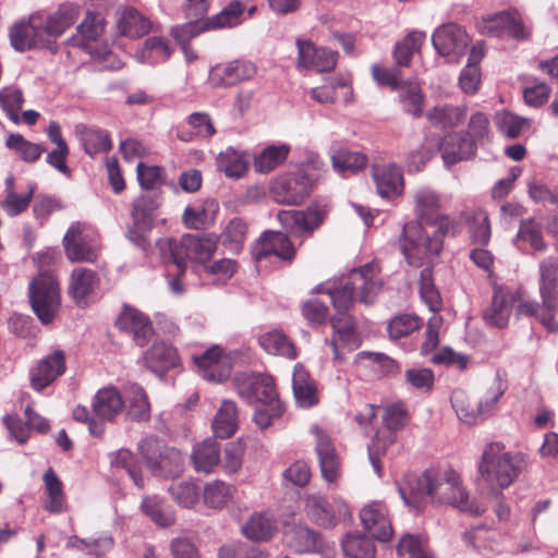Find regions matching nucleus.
<instances>
[{"mask_svg": "<svg viewBox=\"0 0 558 558\" xmlns=\"http://www.w3.org/2000/svg\"><path fill=\"white\" fill-rule=\"evenodd\" d=\"M374 180L377 192L381 197L390 198L400 195L403 189V178L396 166H377L374 168Z\"/></svg>", "mask_w": 558, "mask_h": 558, "instance_id": "37", "label": "nucleus"}, {"mask_svg": "<svg viewBox=\"0 0 558 558\" xmlns=\"http://www.w3.org/2000/svg\"><path fill=\"white\" fill-rule=\"evenodd\" d=\"M381 287L383 282L376 277L374 265L367 263L360 268H353L339 284L326 289L336 310V314L330 318V325L338 339L345 345H355L356 342L354 322L349 314L355 295L361 303L371 304Z\"/></svg>", "mask_w": 558, "mask_h": 558, "instance_id": "1", "label": "nucleus"}, {"mask_svg": "<svg viewBox=\"0 0 558 558\" xmlns=\"http://www.w3.org/2000/svg\"><path fill=\"white\" fill-rule=\"evenodd\" d=\"M523 457L505 451L504 445L493 442L485 447L478 465L483 481L493 492L509 487L520 475Z\"/></svg>", "mask_w": 558, "mask_h": 558, "instance_id": "6", "label": "nucleus"}, {"mask_svg": "<svg viewBox=\"0 0 558 558\" xmlns=\"http://www.w3.org/2000/svg\"><path fill=\"white\" fill-rule=\"evenodd\" d=\"M239 396L250 404L260 403L272 405L280 402L274 379L268 376H258L243 381L238 387Z\"/></svg>", "mask_w": 558, "mask_h": 558, "instance_id": "21", "label": "nucleus"}, {"mask_svg": "<svg viewBox=\"0 0 558 558\" xmlns=\"http://www.w3.org/2000/svg\"><path fill=\"white\" fill-rule=\"evenodd\" d=\"M157 246L163 257L178 266L181 272H185L187 260L198 263L204 267L211 259L217 251L218 236L213 233L184 234L180 240L159 239Z\"/></svg>", "mask_w": 558, "mask_h": 558, "instance_id": "5", "label": "nucleus"}, {"mask_svg": "<svg viewBox=\"0 0 558 558\" xmlns=\"http://www.w3.org/2000/svg\"><path fill=\"white\" fill-rule=\"evenodd\" d=\"M97 274L85 267H76L73 269L69 284V293L77 305H84L85 299L89 295L98 284Z\"/></svg>", "mask_w": 558, "mask_h": 558, "instance_id": "38", "label": "nucleus"}, {"mask_svg": "<svg viewBox=\"0 0 558 558\" xmlns=\"http://www.w3.org/2000/svg\"><path fill=\"white\" fill-rule=\"evenodd\" d=\"M283 542L298 554L322 553L325 548L322 534L303 524L288 527L283 533Z\"/></svg>", "mask_w": 558, "mask_h": 558, "instance_id": "19", "label": "nucleus"}, {"mask_svg": "<svg viewBox=\"0 0 558 558\" xmlns=\"http://www.w3.org/2000/svg\"><path fill=\"white\" fill-rule=\"evenodd\" d=\"M116 26L120 36L135 39L146 35L150 31L151 23L135 8L129 7L118 14Z\"/></svg>", "mask_w": 558, "mask_h": 558, "instance_id": "31", "label": "nucleus"}, {"mask_svg": "<svg viewBox=\"0 0 558 558\" xmlns=\"http://www.w3.org/2000/svg\"><path fill=\"white\" fill-rule=\"evenodd\" d=\"M409 420L407 410L399 404H391L385 409L383 415V423L385 428L388 430V435L385 432H379L383 441L391 445L396 441L395 433L402 429Z\"/></svg>", "mask_w": 558, "mask_h": 558, "instance_id": "50", "label": "nucleus"}, {"mask_svg": "<svg viewBox=\"0 0 558 558\" xmlns=\"http://www.w3.org/2000/svg\"><path fill=\"white\" fill-rule=\"evenodd\" d=\"M333 168L341 174L355 172L366 166L367 158L360 151H352L340 147L331 155Z\"/></svg>", "mask_w": 558, "mask_h": 558, "instance_id": "53", "label": "nucleus"}, {"mask_svg": "<svg viewBox=\"0 0 558 558\" xmlns=\"http://www.w3.org/2000/svg\"><path fill=\"white\" fill-rule=\"evenodd\" d=\"M94 415L99 422H112L123 411L124 401L116 387L99 389L92 402Z\"/></svg>", "mask_w": 558, "mask_h": 558, "instance_id": "27", "label": "nucleus"}, {"mask_svg": "<svg viewBox=\"0 0 558 558\" xmlns=\"http://www.w3.org/2000/svg\"><path fill=\"white\" fill-rule=\"evenodd\" d=\"M292 389L296 404L302 408H312L319 401L316 385L301 363H296L294 366Z\"/></svg>", "mask_w": 558, "mask_h": 558, "instance_id": "30", "label": "nucleus"}, {"mask_svg": "<svg viewBox=\"0 0 558 558\" xmlns=\"http://www.w3.org/2000/svg\"><path fill=\"white\" fill-rule=\"evenodd\" d=\"M10 41L12 47L20 52L32 49H47L57 53L59 46L46 36L44 31V14H31L27 20L13 24L10 28Z\"/></svg>", "mask_w": 558, "mask_h": 558, "instance_id": "8", "label": "nucleus"}, {"mask_svg": "<svg viewBox=\"0 0 558 558\" xmlns=\"http://www.w3.org/2000/svg\"><path fill=\"white\" fill-rule=\"evenodd\" d=\"M450 401L461 422L472 425L480 417L477 407L471 403L468 393L463 389H456L451 395Z\"/></svg>", "mask_w": 558, "mask_h": 558, "instance_id": "62", "label": "nucleus"}, {"mask_svg": "<svg viewBox=\"0 0 558 558\" xmlns=\"http://www.w3.org/2000/svg\"><path fill=\"white\" fill-rule=\"evenodd\" d=\"M278 530L277 517L269 510L253 512L241 526L242 534L256 543L269 542Z\"/></svg>", "mask_w": 558, "mask_h": 558, "instance_id": "23", "label": "nucleus"}, {"mask_svg": "<svg viewBox=\"0 0 558 558\" xmlns=\"http://www.w3.org/2000/svg\"><path fill=\"white\" fill-rule=\"evenodd\" d=\"M252 254L256 260L275 255L282 260L292 262L295 248L286 233L267 230L253 245Z\"/></svg>", "mask_w": 558, "mask_h": 558, "instance_id": "14", "label": "nucleus"}, {"mask_svg": "<svg viewBox=\"0 0 558 558\" xmlns=\"http://www.w3.org/2000/svg\"><path fill=\"white\" fill-rule=\"evenodd\" d=\"M143 359L146 367L159 376H162L171 368H175L180 362L177 349L162 341L154 343L145 352Z\"/></svg>", "mask_w": 558, "mask_h": 558, "instance_id": "28", "label": "nucleus"}, {"mask_svg": "<svg viewBox=\"0 0 558 558\" xmlns=\"http://www.w3.org/2000/svg\"><path fill=\"white\" fill-rule=\"evenodd\" d=\"M316 435L315 452L318 459L323 478L328 483H335L341 474V462L331 438L319 427L314 426Z\"/></svg>", "mask_w": 558, "mask_h": 558, "instance_id": "18", "label": "nucleus"}, {"mask_svg": "<svg viewBox=\"0 0 558 558\" xmlns=\"http://www.w3.org/2000/svg\"><path fill=\"white\" fill-rule=\"evenodd\" d=\"M465 113V107L441 105L432 108L426 117L434 126L448 129L457 126L464 119Z\"/></svg>", "mask_w": 558, "mask_h": 558, "instance_id": "48", "label": "nucleus"}, {"mask_svg": "<svg viewBox=\"0 0 558 558\" xmlns=\"http://www.w3.org/2000/svg\"><path fill=\"white\" fill-rule=\"evenodd\" d=\"M426 34L413 31L401 41H398L393 49V58L398 66H410L413 53L420 49Z\"/></svg>", "mask_w": 558, "mask_h": 558, "instance_id": "51", "label": "nucleus"}, {"mask_svg": "<svg viewBox=\"0 0 558 558\" xmlns=\"http://www.w3.org/2000/svg\"><path fill=\"white\" fill-rule=\"evenodd\" d=\"M289 153L286 145L269 146L254 159V168L259 173H268L282 163Z\"/></svg>", "mask_w": 558, "mask_h": 558, "instance_id": "56", "label": "nucleus"}, {"mask_svg": "<svg viewBox=\"0 0 558 558\" xmlns=\"http://www.w3.org/2000/svg\"><path fill=\"white\" fill-rule=\"evenodd\" d=\"M160 204V194L156 193L154 195H141L133 202L131 211L133 226L128 230V238L144 251L149 247L146 233L154 227L156 210Z\"/></svg>", "mask_w": 558, "mask_h": 558, "instance_id": "10", "label": "nucleus"}, {"mask_svg": "<svg viewBox=\"0 0 558 558\" xmlns=\"http://www.w3.org/2000/svg\"><path fill=\"white\" fill-rule=\"evenodd\" d=\"M514 294L504 288H495L492 304L484 313V319L490 326L504 328L508 325Z\"/></svg>", "mask_w": 558, "mask_h": 558, "instance_id": "29", "label": "nucleus"}, {"mask_svg": "<svg viewBox=\"0 0 558 558\" xmlns=\"http://www.w3.org/2000/svg\"><path fill=\"white\" fill-rule=\"evenodd\" d=\"M423 322L414 314H401L395 316L388 324V333L392 339H400L420 329Z\"/></svg>", "mask_w": 558, "mask_h": 558, "instance_id": "64", "label": "nucleus"}, {"mask_svg": "<svg viewBox=\"0 0 558 558\" xmlns=\"http://www.w3.org/2000/svg\"><path fill=\"white\" fill-rule=\"evenodd\" d=\"M420 295L429 311L436 313L441 308V296L434 283L432 267L427 266L420 274Z\"/></svg>", "mask_w": 558, "mask_h": 558, "instance_id": "54", "label": "nucleus"}, {"mask_svg": "<svg viewBox=\"0 0 558 558\" xmlns=\"http://www.w3.org/2000/svg\"><path fill=\"white\" fill-rule=\"evenodd\" d=\"M116 325L120 331L130 335L138 347H145L154 336L149 317L130 306L123 307Z\"/></svg>", "mask_w": 558, "mask_h": 558, "instance_id": "16", "label": "nucleus"}, {"mask_svg": "<svg viewBox=\"0 0 558 558\" xmlns=\"http://www.w3.org/2000/svg\"><path fill=\"white\" fill-rule=\"evenodd\" d=\"M65 255L71 262H94L97 257L92 236L86 232V225L73 222L62 240Z\"/></svg>", "mask_w": 558, "mask_h": 558, "instance_id": "12", "label": "nucleus"}, {"mask_svg": "<svg viewBox=\"0 0 558 558\" xmlns=\"http://www.w3.org/2000/svg\"><path fill=\"white\" fill-rule=\"evenodd\" d=\"M105 19L99 14L87 12L84 21L77 26V35L68 39L69 45L87 48L90 43L97 41L105 31Z\"/></svg>", "mask_w": 558, "mask_h": 558, "instance_id": "36", "label": "nucleus"}, {"mask_svg": "<svg viewBox=\"0 0 558 558\" xmlns=\"http://www.w3.org/2000/svg\"><path fill=\"white\" fill-rule=\"evenodd\" d=\"M298 68L315 69L318 72H329L336 64L338 52L328 48H318L311 40L296 39Z\"/></svg>", "mask_w": 558, "mask_h": 558, "instance_id": "15", "label": "nucleus"}, {"mask_svg": "<svg viewBox=\"0 0 558 558\" xmlns=\"http://www.w3.org/2000/svg\"><path fill=\"white\" fill-rule=\"evenodd\" d=\"M245 10L244 4L240 0L231 1L218 14L207 17L210 29L232 27L241 22V16Z\"/></svg>", "mask_w": 558, "mask_h": 558, "instance_id": "60", "label": "nucleus"}, {"mask_svg": "<svg viewBox=\"0 0 558 558\" xmlns=\"http://www.w3.org/2000/svg\"><path fill=\"white\" fill-rule=\"evenodd\" d=\"M190 129L183 125L177 128V138L184 143H190L196 137L208 138L216 133L213 120L206 112H193L186 120Z\"/></svg>", "mask_w": 558, "mask_h": 558, "instance_id": "34", "label": "nucleus"}, {"mask_svg": "<svg viewBox=\"0 0 558 558\" xmlns=\"http://www.w3.org/2000/svg\"><path fill=\"white\" fill-rule=\"evenodd\" d=\"M78 17V9L73 3H62L58 10L44 15V31L48 38L60 37Z\"/></svg>", "mask_w": 558, "mask_h": 558, "instance_id": "32", "label": "nucleus"}, {"mask_svg": "<svg viewBox=\"0 0 558 558\" xmlns=\"http://www.w3.org/2000/svg\"><path fill=\"white\" fill-rule=\"evenodd\" d=\"M432 44L440 56H462L470 44L466 32L454 23L439 26L432 36Z\"/></svg>", "mask_w": 558, "mask_h": 558, "instance_id": "13", "label": "nucleus"}, {"mask_svg": "<svg viewBox=\"0 0 558 558\" xmlns=\"http://www.w3.org/2000/svg\"><path fill=\"white\" fill-rule=\"evenodd\" d=\"M277 217L281 226L293 234L311 235L323 225L326 211L318 206H310L306 210H280Z\"/></svg>", "mask_w": 558, "mask_h": 558, "instance_id": "11", "label": "nucleus"}, {"mask_svg": "<svg viewBox=\"0 0 558 558\" xmlns=\"http://www.w3.org/2000/svg\"><path fill=\"white\" fill-rule=\"evenodd\" d=\"M315 179L304 170L278 177L270 186V196L280 205H301L312 193Z\"/></svg>", "mask_w": 558, "mask_h": 558, "instance_id": "9", "label": "nucleus"}, {"mask_svg": "<svg viewBox=\"0 0 558 558\" xmlns=\"http://www.w3.org/2000/svg\"><path fill=\"white\" fill-rule=\"evenodd\" d=\"M44 482L48 497L44 504V509L50 513L63 512L65 501L63 485L51 468L45 472Z\"/></svg>", "mask_w": 558, "mask_h": 558, "instance_id": "47", "label": "nucleus"}, {"mask_svg": "<svg viewBox=\"0 0 558 558\" xmlns=\"http://www.w3.org/2000/svg\"><path fill=\"white\" fill-rule=\"evenodd\" d=\"M185 15L193 20L183 24H177L170 28L171 37L178 44H189L193 38L210 29L207 20L204 19V15H195V10L186 8Z\"/></svg>", "mask_w": 558, "mask_h": 558, "instance_id": "42", "label": "nucleus"}, {"mask_svg": "<svg viewBox=\"0 0 558 558\" xmlns=\"http://www.w3.org/2000/svg\"><path fill=\"white\" fill-rule=\"evenodd\" d=\"M64 372V353L60 350H57L45 359L40 360L37 366L31 371L32 387L37 391H41Z\"/></svg>", "mask_w": 558, "mask_h": 558, "instance_id": "24", "label": "nucleus"}, {"mask_svg": "<svg viewBox=\"0 0 558 558\" xmlns=\"http://www.w3.org/2000/svg\"><path fill=\"white\" fill-rule=\"evenodd\" d=\"M538 291L542 303L522 301L518 314L535 317L543 327L553 333L558 332L555 315L558 312V257L548 256L539 263Z\"/></svg>", "mask_w": 558, "mask_h": 558, "instance_id": "4", "label": "nucleus"}, {"mask_svg": "<svg viewBox=\"0 0 558 558\" xmlns=\"http://www.w3.org/2000/svg\"><path fill=\"white\" fill-rule=\"evenodd\" d=\"M341 545L344 555L349 558H375V545L372 538L363 533H348Z\"/></svg>", "mask_w": 558, "mask_h": 558, "instance_id": "49", "label": "nucleus"}, {"mask_svg": "<svg viewBox=\"0 0 558 558\" xmlns=\"http://www.w3.org/2000/svg\"><path fill=\"white\" fill-rule=\"evenodd\" d=\"M192 461L197 472H204L206 474L213 472L220 462L219 444L213 438H207L195 445Z\"/></svg>", "mask_w": 558, "mask_h": 558, "instance_id": "39", "label": "nucleus"}, {"mask_svg": "<svg viewBox=\"0 0 558 558\" xmlns=\"http://www.w3.org/2000/svg\"><path fill=\"white\" fill-rule=\"evenodd\" d=\"M413 199L417 222L422 226L435 221L441 215L440 196L435 191L427 187L418 189L415 191Z\"/></svg>", "mask_w": 558, "mask_h": 558, "instance_id": "33", "label": "nucleus"}, {"mask_svg": "<svg viewBox=\"0 0 558 558\" xmlns=\"http://www.w3.org/2000/svg\"><path fill=\"white\" fill-rule=\"evenodd\" d=\"M259 345L269 354L280 355L293 360L296 350L291 340L280 330H270L258 337Z\"/></svg>", "mask_w": 558, "mask_h": 558, "instance_id": "43", "label": "nucleus"}, {"mask_svg": "<svg viewBox=\"0 0 558 558\" xmlns=\"http://www.w3.org/2000/svg\"><path fill=\"white\" fill-rule=\"evenodd\" d=\"M141 509L145 515L160 527L171 526L175 521L174 513L171 510H166L162 501L157 496L144 497Z\"/></svg>", "mask_w": 558, "mask_h": 558, "instance_id": "52", "label": "nucleus"}, {"mask_svg": "<svg viewBox=\"0 0 558 558\" xmlns=\"http://www.w3.org/2000/svg\"><path fill=\"white\" fill-rule=\"evenodd\" d=\"M396 90L398 92V99L404 112L414 118L422 117L425 96L422 93L420 84L412 81H402Z\"/></svg>", "mask_w": 558, "mask_h": 558, "instance_id": "40", "label": "nucleus"}, {"mask_svg": "<svg viewBox=\"0 0 558 558\" xmlns=\"http://www.w3.org/2000/svg\"><path fill=\"white\" fill-rule=\"evenodd\" d=\"M247 235V225L241 218L231 219L218 236L223 247L230 253L239 254L244 245Z\"/></svg>", "mask_w": 558, "mask_h": 558, "instance_id": "46", "label": "nucleus"}, {"mask_svg": "<svg viewBox=\"0 0 558 558\" xmlns=\"http://www.w3.org/2000/svg\"><path fill=\"white\" fill-rule=\"evenodd\" d=\"M484 28L487 34L493 36H501L504 33H507L517 40L526 38L523 23L507 12L498 13L485 20Z\"/></svg>", "mask_w": 558, "mask_h": 558, "instance_id": "35", "label": "nucleus"}, {"mask_svg": "<svg viewBox=\"0 0 558 558\" xmlns=\"http://www.w3.org/2000/svg\"><path fill=\"white\" fill-rule=\"evenodd\" d=\"M427 226L436 227V230L428 234L424 232L423 226L410 221L402 227L400 248L408 264L418 268L429 257L440 254L444 247V239L448 234H456L458 222L448 215L441 214Z\"/></svg>", "mask_w": 558, "mask_h": 558, "instance_id": "3", "label": "nucleus"}, {"mask_svg": "<svg viewBox=\"0 0 558 558\" xmlns=\"http://www.w3.org/2000/svg\"><path fill=\"white\" fill-rule=\"evenodd\" d=\"M84 150L89 156L107 153L112 148L109 134L104 130L86 129L82 133Z\"/></svg>", "mask_w": 558, "mask_h": 558, "instance_id": "63", "label": "nucleus"}, {"mask_svg": "<svg viewBox=\"0 0 558 558\" xmlns=\"http://www.w3.org/2000/svg\"><path fill=\"white\" fill-rule=\"evenodd\" d=\"M9 149L17 153L25 162L37 161L46 148L36 143H32L24 138L21 134H10L5 141Z\"/></svg>", "mask_w": 558, "mask_h": 558, "instance_id": "57", "label": "nucleus"}, {"mask_svg": "<svg viewBox=\"0 0 558 558\" xmlns=\"http://www.w3.org/2000/svg\"><path fill=\"white\" fill-rule=\"evenodd\" d=\"M234 487L222 481L208 483L204 488V502L214 509H221L231 500Z\"/></svg>", "mask_w": 558, "mask_h": 558, "instance_id": "59", "label": "nucleus"}, {"mask_svg": "<svg viewBox=\"0 0 558 558\" xmlns=\"http://www.w3.org/2000/svg\"><path fill=\"white\" fill-rule=\"evenodd\" d=\"M305 512L317 525L324 527H333L336 525L337 520L332 507L323 496L311 495L306 497Z\"/></svg>", "mask_w": 558, "mask_h": 558, "instance_id": "45", "label": "nucleus"}, {"mask_svg": "<svg viewBox=\"0 0 558 558\" xmlns=\"http://www.w3.org/2000/svg\"><path fill=\"white\" fill-rule=\"evenodd\" d=\"M125 415L134 422H147L150 418V404L144 388L136 383H126L122 388Z\"/></svg>", "mask_w": 558, "mask_h": 558, "instance_id": "26", "label": "nucleus"}, {"mask_svg": "<svg viewBox=\"0 0 558 558\" xmlns=\"http://www.w3.org/2000/svg\"><path fill=\"white\" fill-rule=\"evenodd\" d=\"M28 298L33 312L44 325L52 323L61 306L60 284L49 272L38 274L28 287Z\"/></svg>", "mask_w": 558, "mask_h": 558, "instance_id": "7", "label": "nucleus"}, {"mask_svg": "<svg viewBox=\"0 0 558 558\" xmlns=\"http://www.w3.org/2000/svg\"><path fill=\"white\" fill-rule=\"evenodd\" d=\"M402 499L416 509L428 499L440 504H448L462 512L472 515H480L484 508L470 499L469 493L464 489L460 475L454 470H426L416 480V486L411 488L408 495L403 487L399 488Z\"/></svg>", "mask_w": 558, "mask_h": 558, "instance_id": "2", "label": "nucleus"}, {"mask_svg": "<svg viewBox=\"0 0 558 558\" xmlns=\"http://www.w3.org/2000/svg\"><path fill=\"white\" fill-rule=\"evenodd\" d=\"M476 150L474 142L462 133H449L439 143V151L447 166L473 158Z\"/></svg>", "mask_w": 558, "mask_h": 558, "instance_id": "22", "label": "nucleus"}, {"mask_svg": "<svg viewBox=\"0 0 558 558\" xmlns=\"http://www.w3.org/2000/svg\"><path fill=\"white\" fill-rule=\"evenodd\" d=\"M360 519L365 530L373 538L379 542H388L392 537L393 530L388 518V511L381 502H372L360 512Z\"/></svg>", "mask_w": 558, "mask_h": 558, "instance_id": "20", "label": "nucleus"}, {"mask_svg": "<svg viewBox=\"0 0 558 558\" xmlns=\"http://www.w3.org/2000/svg\"><path fill=\"white\" fill-rule=\"evenodd\" d=\"M484 56V50L481 45L471 48L468 63L462 69L459 76V85L466 94H474L477 92L481 83L480 62Z\"/></svg>", "mask_w": 558, "mask_h": 558, "instance_id": "41", "label": "nucleus"}, {"mask_svg": "<svg viewBox=\"0 0 558 558\" xmlns=\"http://www.w3.org/2000/svg\"><path fill=\"white\" fill-rule=\"evenodd\" d=\"M193 361L199 375L208 381L221 383L230 376L231 365L219 345H213L201 355H194Z\"/></svg>", "mask_w": 558, "mask_h": 558, "instance_id": "17", "label": "nucleus"}, {"mask_svg": "<svg viewBox=\"0 0 558 558\" xmlns=\"http://www.w3.org/2000/svg\"><path fill=\"white\" fill-rule=\"evenodd\" d=\"M217 162L218 168L229 178H241L247 170L243 156L232 147L221 151Z\"/></svg>", "mask_w": 558, "mask_h": 558, "instance_id": "61", "label": "nucleus"}, {"mask_svg": "<svg viewBox=\"0 0 558 558\" xmlns=\"http://www.w3.org/2000/svg\"><path fill=\"white\" fill-rule=\"evenodd\" d=\"M184 459L180 450L166 445L158 465L153 472L157 476H175L183 471Z\"/></svg>", "mask_w": 558, "mask_h": 558, "instance_id": "58", "label": "nucleus"}, {"mask_svg": "<svg viewBox=\"0 0 558 558\" xmlns=\"http://www.w3.org/2000/svg\"><path fill=\"white\" fill-rule=\"evenodd\" d=\"M256 66L251 61L233 60L227 64H217L211 70V81L215 86H233L242 81L252 78Z\"/></svg>", "mask_w": 558, "mask_h": 558, "instance_id": "25", "label": "nucleus"}, {"mask_svg": "<svg viewBox=\"0 0 558 558\" xmlns=\"http://www.w3.org/2000/svg\"><path fill=\"white\" fill-rule=\"evenodd\" d=\"M238 429V410L233 401L223 400L213 421L216 437L229 438Z\"/></svg>", "mask_w": 558, "mask_h": 558, "instance_id": "44", "label": "nucleus"}, {"mask_svg": "<svg viewBox=\"0 0 558 558\" xmlns=\"http://www.w3.org/2000/svg\"><path fill=\"white\" fill-rule=\"evenodd\" d=\"M168 492L173 500L183 508H192L199 496V488L192 480L174 481Z\"/></svg>", "mask_w": 558, "mask_h": 558, "instance_id": "55", "label": "nucleus"}]
</instances>
